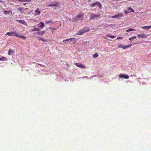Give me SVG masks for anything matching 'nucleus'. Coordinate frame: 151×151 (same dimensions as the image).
Masks as SVG:
<instances>
[{
	"label": "nucleus",
	"mask_w": 151,
	"mask_h": 151,
	"mask_svg": "<svg viewBox=\"0 0 151 151\" xmlns=\"http://www.w3.org/2000/svg\"><path fill=\"white\" fill-rule=\"evenodd\" d=\"M45 31H40V32H37V33H35L34 34H37V35H42L45 33Z\"/></svg>",
	"instance_id": "obj_9"
},
{
	"label": "nucleus",
	"mask_w": 151,
	"mask_h": 151,
	"mask_svg": "<svg viewBox=\"0 0 151 151\" xmlns=\"http://www.w3.org/2000/svg\"><path fill=\"white\" fill-rule=\"evenodd\" d=\"M107 36L111 38H114L116 37V36H111L107 35Z\"/></svg>",
	"instance_id": "obj_28"
},
{
	"label": "nucleus",
	"mask_w": 151,
	"mask_h": 151,
	"mask_svg": "<svg viewBox=\"0 0 151 151\" xmlns=\"http://www.w3.org/2000/svg\"><path fill=\"white\" fill-rule=\"evenodd\" d=\"M124 13L125 14H128V13H129V12H128V11H127L126 10H124Z\"/></svg>",
	"instance_id": "obj_34"
},
{
	"label": "nucleus",
	"mask_w": 151,
	"mask_h": 151,
	"mask_svg": "<svg viewBox=\"0 0 151 151\" xmlns=\"http://www.w3.org/2000/svg\"><path fill=\"white\" fill-rule=\"evenodd\" d=\"M38 39L39 40H41L43 42H47V41L45 40L44 38H39Z\"/></svg>",
	"instance_id": "obj_22"
},
{
	"label": "nucleus",
	"mask_w": 151,
	"mask_h": 151,
	"mask_svg": "<svg viewBox=\"0 0 151 151\" xmlns=\"http://www.w3.org/2000/svg\"><path fill=\"white\" fill-rule=\"evenodd\" d=\"M19 22L20 23H21V24H24V23H25V22L23 20H20Z\"/></svg>",
	"instance_id": "obj_33"
},
{
	"label": "nucleus",
	"mask_w": 151,
	"mask_h": 151,
	"mask_svg": "<svg viewBox=\"0 0 151 151\" xmlns=\"http://www.w3.org/2000/svg\"><path fill=\"white\" fill-rule=\"evenodd\" d=\"M54 4L55 6L57 7H60L61 5L60 3L58 2L55 3V4Z\"/></svg>",
	"instance_id": "obj_15"
},
{
	"label": "nucleus",
	"mask_w": 151,
	"mask_h": 151,
	"mask_svg": "<svg viewBox=\"0 0 151 151\" xmlns=\"http://www.w3.org/2000/svg\"><path fill=\"white\" fill-rule=\"evenodd\" d=\"M6 59H7V58H6L4 57L0 58V60H1V61H4L6 60Z\"/></svg>",
	"instance_id": "obj_24"
},
{
	"label": "nucleus",
	"mask_w": 151,
	"mask_h": 151,
	"mask_svg": "<svg viewBox=\"0 0 151 151\" xmlns=\"http://www.w3.org/2000/svg\"><path fill=\"white\" fill-rule=\"evenodd\" d=\"M137 38L136 36H135L131 37H130L129 38V40L131 41H132L133 40Z\"/></svg>",
	"instance_id": "obj_21"
},
{
	"label": "nucleus",
	"mask_w": 151,
	"mask_h": 151,
	"mask_svg": "<svg viewBox=\"0 0 151 151\" xmlns=\"http://www.w3.org/2000/svg\"><path fill=\"white\" fill-rule=\"evenodd\" d=\"M52 22V21H51L47 22V23H46V24H47L49 23H50V22Z\"/></svg>",
	"instance_id": "obj_39"
},
{
	"label": "nucleus",
	"mask_w": 151,
	"mask_h": 151,
	"mask_svg": "<svg viewBox=\"0 0 151 151\" xmlns=\"http://www.w3.org/2000/svg\"><path fill=\"white\" fill-rule=\"evenodd\" d=\"M96 5H97V6H98L100 8H102V5L101 4L98 2V1H96Z\"/></svg>",
	"instance_id": "obj_11"
},
{
	"label": "nucleus",
	"mask_w": 151,
	"mask_h": 151,
	"mask_svg": "<svg viewBox=\"0 0 151 151\" xmlns=\"http://www.w3.org/2000/svg\"><path fill=\"white\" fill-rule=\"evenodd\" d=\"M5 35H8L9 36H15L17 37V36H18V34L16 33V32L12 31L10 32H7L6 34H5Z\"/></svg>",
	"instance_id": "obj_4"
},
{
	"label": "nucleus",
	"mask_w": 151,
	"mask_h": 151,
	"mask_svg": "<svg viewBox=\"0 0 151 151\" xmlns=\"http://www.w3.org/2000/svg\"><path fill=\"white\" fill-rule=\"evenodd\" d=\"M76 38H71L70 39H67L63 41V42H65V43H66L67 42L69 41V42H70L71 41L75 40Z\"/></svg>",
	"instance_id": "obj_7"
},
{
	"label": "nucleus",
	"mask_w": 151,
	"mask_h": 151,
	"mask_svg": "<svg viewBox=\"0 0 151 151\" xmlns=\"http://www.w3.org/2000/svg\"><path fill=\"white\" fill-rule=\"evenodd\" d=\"M132 46V44H130L128 45H126L124 46L123 49H125L127 48H129L131 46Z\"/></svg>",
	"instance_id": "obj_12"
},
{
	"label": "nucleus",
	"mask_w": 151,
	"mask_h": 151,
	"mask_svg": "<svg viewBox=\"0 0 151 151\" xmlns=\"http://www.w3.org/2000/svg\"><path fill=\"white\" fill-rule=\"evenodd\" d=\"M75 65L77 67L81 68H85L86 67L84 65L82 64L78 63H75Z\"/></svg>",
	"instance_id": "obj_6"
},
{
	"label": "nucleus",
	"mask_w": 151,
	"mask_h": 151,
	"mask_svg": "<svg viewBox=\"0 0 151 151\" xmlns=\"http://www.w3.org/2000/svg\"><path fill=\"white\" fill-rule=\"evenodd\" d=\"M2 1L1 0H0V2H1Z\"/></svg>",
	"instance_id": "obj_45"
},
{
	"label": "nucleus",
	"mask_w": 151,
	"mask_h": 151,
	"mask_svg": "<svg viewBox=\"0 0 151 151\" xmlns=\"http://www.w3.org/2000/svg\"><path fill=\"white\" fill-rule=\"evenodd\" d=\"M4 14H8L10 13V14L9 15H11L12 14V12H11L7 11H5L4 12Z\"/></svg>",
	"instance_id": "obj_20"
},
{
	"label": "nucleus",
	"mask_w": 151,
	"mask_h": 151,
	"mask_svg": "<svg viewBox=\"0 0 151 151\" xmlns=\"http://www.w3.org/2000/svg\"><path fill=\"white\" fill-rule=\"evenodd\" d=\"M98 54L96 53V54H94L93 55V57L94 58H96L98 57Z\"/></svg>",
	"instance_id": "obj_32"
},
{
	"label": "nucleus",
	"mask_w": 151,
	"mask_h": 151,
	"mask_svg": "<svg viewBox=\"0 0 151 151\" xmlns=\"http://www.w3.org/2000/svg\"><path fill=\"white\" fill-rule=\"evenodd\" d=\"M37 31H39L40 30V28H37Z\"/></svg>",
	"instance_id": "obj_40"
},
{
	"label": "nucleus",
	"mask_w": 151,
	"mask_h": 151,
	"mask_svg": "<svg viewBox=\"0 0 151 151\" xmlns=\"http://www.w3.org/2000/svg\"><path fill=\"white\" fill-rule=\"evenodd\" d=\"M17 37H19L20 38H22L24 40L26 38V37L24 36H19V35L18 34V36H17Z\"/></svg>",
	"instance_id": "obj_19"
},
{
	"label": "nucleus",
	"mask_w": 151,
	"mask_h": 151,
	"mask_svg": "<svg viewBox=\"0 0 151 151\" xmlns=\"http://www.w3.org/2000/svg\"><path fill=\"white\" fill-rule=\"evenodd\" d=\"M49 28L50 29V31H51L52 32V33L53 32L54 30H56V29L54 28H52V27H50Z\"/></svg>",
	"instance_id": "obj_29"
},
{
	"label": "nucleus",
	"mask_w": 151,
	"mask_h": 151,
	"mask_svg": "<svg viewBox=\"0 0 151 151\" xmlns=\"http://www.w3.org/2000/svg\"><path fill=\"white\" fill-rule=\"evenodd\" d=\"M14 53V51L11 49H9V50L8 55H11L13 54Z\"/></svg>",
	"instance_id": "obj_10"
},
{
	"label": "nucleus",
	"mask_w": 151,
	"mask_h": 151,
	"mask_svg": "<svg viewBox=\"0 0 151 151\" xmlns=\"http://www.w3.org/2000/svg\"><path fill=\"white\" fill-rule=\"evenodd\" d=\"M37 64L39 65H40V66H42V67H45V65H42V64H39V63H38Z\"/></svg>",
	"instance_id": "obj_35"
},
{
	"label": "nucleus",
	"mask_w": 151,
	"mask_h": 151,
	"mask_svg": "<svg viewBox=\"0 0 151 151\" xmlns=\"http://www.w3.org/2000/svg\"><path fill=\"white\" fill-rule=\"evenodd\" d=\"M143 29H148L151 28V25L149 26H143L142 27Z\"/></svg>",
	"instance_id": "obj_13"
},
{
	"label": "nucleus",
	"mask_w": 151,
	"mask_h": 151,
	"mask_svg": "<svg viewBox=\"0 0 151 151\" xmlns=\"http://www.w3.org/2000/svg\"><path fill=\"white\" fill-rule=\"evenodd\" d=\"M100 18V14H97L96 15L94 14H92L91 15V17L90 19V20L91 19H97L99 18Z\"/></svg>",
	"instance_id": "obj_3"
},
{
	"label": "nucleus",
	"mask_w": 151,
	"mask_h": 151,
	"mask_svg": "<svg viewBox=\"0 0 151 151\" xmlns=\"http://www.w3.org/2000/svg\"><path fill=\"white\" fill-rule=\"evenodd\" d=\"M35 13L36 15H38L40 13V12L39 11V9H37L35 10Z\"/></svg>",
	"instance_id": "obj_16"
},
{
	"label": "nucleus",
	"mask_w": 151,
	"mask_h": 151,
	"mask_svg": "<svg viewBox=\"0 0 151 151\" xmlns=\"http://www.w3.org/2000/svg\"><path fill=\"white\" fill-rule=\"evenodd\" d=\"M137 36H138L139 38H140V37L142 38H145L147 37V35L144 33H143L140 35L137 34Z\"/></svg>",
	"instance_id": "obj_8"
},
{
	"label": "nucleus",
	"mask_w": 151,
	"mask_h": 151,
	"mask_svg": "<svg viewBox=\"0 0 151 151\" xmlns=\"http://www.w3.org/2000/svg\"><path fill=\"white\" fill-rule=\"evenodd\" d=\"M96 2H95V3H92L91 4H90V6L91 7H94L96 5Z\"/></svg>",
	"instance_id": "obj_25"
},
{
	"label": "nucleus",
	"mask_w": 151,
	"mask_h": 151,
	"mask_svg": "<svg viewBox=\"0 0 151 151\" xmlns=\"http://www.w3.org/2000/svg\"><path fill=\"white\" fill-rule=\"evenodd\" d=\"M123 47L124 46H123V45L121 44H119L118 46V48H122L123 49Z\"/></svg>",
	"instance_id": "obj_27"
},
{
	"label": "nucleus",
	"mask_w": 151,
	"mask_h": 151,
	"mask_svg": "<svg viewBox=\"0 0 151 151\" xmlns=\"http://www.w3.org/2000/svg\"><path fill=\"white\" fill-rule=\"evenodd\" d=\"M40 24V26H39V27H43L44 26V24L42 22H40L39 24H38V25H39Z\"/></svg>",
	"instance_id": "obj_23"
},
{
	"label": "nucleus",
	"mask_w": 151,
	"mask_h": 151,
	"mask_svg": "<svg viewBox=\"0 0 151 151\" xmlns=\"http://www.w3.org/2000/svg\"><path fill=\"white\" fill-rule=\"evenodd\" d=\"M37 28H35L34 29L32 30V31H37Z\"/></svg>",
	"instance_id": "obj_36"
},
{
	"label": "nucleus",
	"mask_w": 151,
	"mask_h": 151,
	"mask_svg": "<svg viewBox=\"0 0 151 151\" xmlns=\"http://www.w3.org/2000/svg\"><path fill=\"white\" fill-rule=\"evenodd\" d=\"M117 15L118 18L119 19H120L122 17H123L124 16V14L122 13H120L118 14Z\"/></svg>",
	"instance_id": "obj_14"
},
{
	"label": "nucleus",
	"mask_w": 151,
	"mask_h": 151,
	"mask_svg": "<svg viewBox=\"0 0 151 151\" xmlns=\"http://www.w3.org/2000/svg\"><path fill=\"white\" fill-rule=\"evenodd\" d=\"M129 10H132V12H134V11L131 7H129L127 8Z\"/></svg>",
	"instance_id": "obj_30"
},
{
	"label": "nucleus",
	"mask_w": 151,
	"mask_h": 151,
	"mask_svg": "<svg viewBox=\"0 0 151 151\" xmlns=\"http://www.w3.org/2000/svg\"><path fill=\"white\" fill-rule=\"evenodd\" d=\"M117 15H114V16H111L110 17H111L112 18H118V16H117Z\"/></svg>",
	"instance_id": "obj_31"
},
{
	"label": "nucleus",
	"mask_w": 151,
	"mask_h": 151,
	"mask_svg": "<svg viewBox=\"0 0 151 151\" xmlns=\"http://www.w3.org/2000/svg\"><path fill=\"white\" fill-rule=\"evenodd\" d=\"M18 1L19 2H26L28 1L30 2L31 1V0H18Z\"/></svg>",
	"instance_id": "obj_17"
},
{
	"label": "nucleus",
	"mask_w": 151,
	"mask_h": 151,
	"mask_svg": "<svg viewBox=\"0 0 151 151\" xmlns=\"http://www.w3.org/2000/svg\"><path fill=\"white\" fill-rule=\"evenodd\" d=\"M20 20H17V21H18L19 22V21H20Z\"/></svg>",
	"instance_id": "obj_42"
},
{
	"label": "nucleus",
	"mask_w": 151,
	"mask_h": 151,
	"mask_svg": "<svg viewBox=\"0 0 151 151\" xmlns=\"http://www.w3.org/2000/svg\"><path fill=\"white\" fill-rule=\"evenodd\" d=\"M119 76L120 78H124L125 79H128L129 78V77L128 75L122 74H120Z\"/></svg>",
	"instance_id": "obj_5"
},
{
	"label": "nucleus",
	"mask_w": 151,
	"mask_h": 151,
	"mask_svg": "<svg viewBox=\"0 0 151 151\" xmlns=\"http://www.w3.org/2000/svg\"><path fill=\"white\" fill-rule=\"evenodd\" d=\"M123 38L122 37H118L117 38V39H122Z\"/></svg>",
	"instance_id": "obj_37"
},
{
	"label": "nucleus",
	"mask_w": 151,
	"mask_h": 151,
	"mask_svg": "<svg viewBox=\"0 0 151 151\" xmlns=\"http://www.w3.org/2000/svg\"><path fill=\"white\" fill-rule=\"evenodd\" d=\"M24 9L23 8H19L18 9L19 10L21 14H22L23 13V10H24Z\"/></svg>",
	"instance_id": "obj_18"
},
{
	"label": "nucleus",
	"mask_w": 151,
	"mask_h": 151,
	"mask_svg": "<svg viewBox=\"0 0 151 151\" xmlns=\"http://www.w3.org/2000/svg\"><path fill=\"white\" fill-rule=\"evenodd\" d=\"M89 30L90 29L89 28H84L78 31V32L76 34V35H82L83 34V33H86L87 32H88L89 31Z\"/></svg>",
	"instance_id": "obj_2"
},
{
	"label": "nucleus",
	"mask_w": 151,
	"mask_h": 151,
	"mask_svg": "<svg viewBox=\"0 0 151 151\" xmlns=\"http://www.w3.org/2000/svg\"><path fill=\"white\" fill-rule=\"evenodd\" d=\"M48 7L52 6V4H50L47 6Z\"/></svg>",
	"instance_id": "obj_38"
},
{
	"label": "nucleus",
	"mask_w": 151,
	"mask_h": 151,
	"mask_svg": "<svg viewBox=\"0 0 151 151\" xmlns=\"http://www.w3.org/2000/svg\"><path fill=\"white\" fill-rule=\"evenodd\" d=\"M26 4H27V3H24L23 4V5H25Z\"/></svg>",
	"instance_id": "obj_43"
},
{
	"label": "nucleus",
	"mask_w": 151,
	"mask_h": 151,
	"mask_svg": "<svg viewBox=\"0 0 151 151\" xmlns=\"http://www.w3.org/2000/svg\"><path fill=\"white\" fill-rule=\"evenodd\" d=\"M52 7H55V5H54V4H52Z\"/></svg>",
	"instance_id": "obj_41"
},
{
	"label": "nucleus",
	"mask_w": 151,
	"mask_h": 151,
	"mask_svg": "<svg viewBox=\"0 0 151 151\" xmlns=\"http://www.w3.org/2000/svg\"><path fill=\"white\" fill-rule=\"evenodd\" d=\"M25 9L24 10H27V9H28L27 8H24Z\"/></svg>",
	"instance_id": "obj_44"
},
{
	"label": "nucleus",
	"mask_w": 151,
	"mask_h": 151,
	"mask_svg": "<svg viewBox=\"0 0 151 151\" xmlns=\"http://www.w3.org/2000/svg\"><path fill=\"white\" fill-rule=\"evenodd\" d=\"M135 30H136L134 29H129L127 30H126V32H130V31H135Z\"/></svg>",
	"instance_id": "obj_26"
},
{
	"label": "nucleus",
	"mask_w": 151,
	"mask_h": 151,
	"mask_svg": "<svg viewBox=\"0 0 151 151\" xmlns=\"http://www.w3.org/2000/svg\"><path fill=\"white\" fill-rule=\"evenodd\" d=\"M83 16L84 14L82 13H80L75 17L74 20L76 21L82 20L83 19Z\"/></svg>",
	"instance_id": "obj_1"
}]
</instances>
